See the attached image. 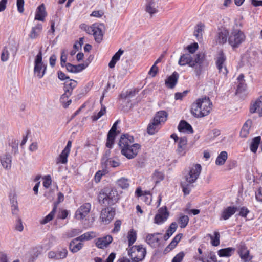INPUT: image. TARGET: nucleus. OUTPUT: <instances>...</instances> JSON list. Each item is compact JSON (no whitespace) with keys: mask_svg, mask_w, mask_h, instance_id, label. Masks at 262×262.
<instances>
[{"mask_svg":"<svg viewBox=\"0 0 262 262\" xmlns=\"http://www.w3.org/2000/svg\"><path fill=\"white\" fill-rule=\"evenodd\" d=\"M212 108V103L209 97H204L197 99L191 105V113L196 118L208 115Z\"/></svg>","mask_w":262,"mask_h":262,"instance_id":"1","label":"nucleus"},{"mask_svg":"<svg viewBox=\"0 0 262 262\" xmlns=\"http://www.w3.org/2000/svg\"><path fill=\"white\" fill-rule=\"evenodd\" d=\"M202 170L201 166L199 164L193 165L187 174L185 176L184 179L181 182V187L185 195H188L191 191V185L196 182L198 179Z\"/></svg>","mask_w":262,"mask_h":262,"instance_id":"2","label":"nucleus"},{"mask_svg":"<svg viewBox=\"0 0 262 262\" xmlns=\"http://www.w3.org/2000/svg\"><path fill=\"white\" fill-rule=\"evenodd\" d=\"M98 198L100 203L113 205L119 200V195L116 189H105L99 192Z\"/></svg>","mask_w":262,"mask_h":262,"instance_id":"3","label":"nucleus"},{"mask_svg":"<svg viewBox=\"0 0 262 262\" xmlns=\"http://www.w3.org/2000/svg\"><path fill=\"white\" fill-rule=\"evenodd\" d=\"M205 59V55L200 53L196 55L191 54H185L182 55L179 60V64L180 66H185L187 64L190 67H193L198 64L200 66L203 64Z\"/></svg>","mask_w":262,"mask_h":262,"instance_id":"4","label":"nucleus"},{"mask_svg":"<svg viewBox=\"0 0 262 262\" xmlns=\"http://www.w3.org/2000/svg\"><path fill=\"white\" fill-rule=\"evenodd\" d=\"M128 254L133 261L139 262L144 258L146 254V250L141 245L133 246L129 247Z\"/></svg>","mask_w":262,"mask_h":262,"instance_id":"5","label":"nucleus"},{"mask_svg":"<svg viewBox=\"0 0 262 262\" xmlns=\"http://www.w3.org/2000/svg\"><path fill=\"white\" fill-rule=\"evenodd\" d=\"M246 36L244 33L239 29H233L229 34L228 43L234 48H237L244 41Z\"/></svg>","mask_w":262,"mask_h":262,"instance_id":"6","label":"nucleus"},{"mask_svg":"<svg viewBox=\"0 0 262 262\" xmlns=\"http://www.w3.org/2000/svg\"><path fill=\"white\" fill-rule=\"evenodd\" d=\"M46 70V66L42 62V52L40 50L35 59L34 68V74L39 78H41L45 73Z\"/></svg>","mask_w":262,"mask_h":262,"instance_id":"7","label":"nucleus"},{"mask_svg":"<svg viewBox=\"0 0 262 262\" xmlns=\"http://www.w3.org/2000/svg\"><path fill=\"white\" fill-rule=\"evenodd\" d=\"M140 147V144L136 143L126 148H122L121 154L127 159H132L137 156Z\"/></svg>","mask_w":262,"mask_h":262,"instance_id":"8","label":"nucleus"},{"mask_svg":"<svg viewBox=\"0 0 262 262\" xmlns=\"http://www.w3.org/2000/svg\"><path fill=\"white\" fill-rule=\"evenodd\" d=\"M169 212L166 207H163L159 209L157 214L154 219L155 223L160 225L165 222L169 217Z\"/></svg>","mask_w":262,"mask_h":262,"instance_id":"9","label":"nucleus"},{"mask_svg":"<svg viewBox=\"0 0 262 262\" xmlns=\"http://www.w3.org/2000/svg\"><path fill=\"white\" fill-rule=\"evenodd\" d=\"M91 209V204L86 203L80 206L76 210L75 216L77 219L82 220L86 217Z\"/></svg>","mask_w":262,"mask_h":262,"instance_id":"10","label":"nucleus"},{"mask_svg":"<svg viewBox=\"0 0 262 262\" xmlns=\"http://www.w3.org/2000/svg\"><path fill=\"white\" fill-rule=\"evenodd\" d=\"M115 212L112 208H106L102 210L100 218L105 224H108L113 219Z\"/></svg>","mask_w":262,"mask_h":262,"instance_id":"11","label":"nucleus"},{"mask_svg":"<svg viewBox=\"0 0 262 262\" xmlns=\"http://www.w3.org/2000/svg\"><path fill=\"white\" fill-rule=\"evenodd\" d=\"M68 253V252L67 249L62 248L56 251H51L48 253V255L50 259L60 260L66 258Z\"/></svg>","mask_w":262,"mask_h":262,"instance_id":"12","label":"nucleus"},{"mask_svg":"<svg viewBox=\"0 0 262 262\" xmlns=\"http://www.w3.org/2000/svg\"><path fill=\"white\" fill-rule=\"evenodd\" d=\"M119 122V120L116 121L108 133L106 143V146L108 148H112L114 143L115 138L116 136L117 125Z\"/></svg>","mask_w":262,"mask_h":262,"instance_id":"13","label":"nucleus"},{"mask_svg":"<svg viewBox=\"0 0 262 262\" xmlns=\"http://www.w3.org/2000/svg\"><path fill=\"white\" fill-rule=\"evenodd\" d=\"M134 139L133 136L128 134H123L121 136L119 145L122 150V148H126V147L134 144Z\"/></svg>","mask_w":262,"mask_h":262,"instance_id":"14","label":"nucleus"},{"mask_svg":"<svg viewBox=\"0 0 262 262\" xmlns=\"http://www.w3.org/2000/svg\"><path fill=\"white\" fill-rule=\"evenodd\" d=\"M227 36H229V32L227 29L219 28L215 36V41L219 44L223 45L227 41Z\"/></svg>","mask_w":262,"mask_h":262,"instance_id":"15","label":"nucleus"},{"mask_svg":"<svg viewBox=\"0 0 262 262\" xmlns=\"http://www.w3.org/2000/svg\"><path fill=\"white\" fill-rule=\"evenodd\" d=\"M94 28L93 36L95 40L97 42L100 43L103 39V30L105 28L104 25L103 24H96Z\"/></svg>","mask_w":262,"mask_h":262,"instance_id":"16","label":"nucleus"},{"mask_svg":"<svg viewBox=\"0 0 262 262\" xmlns=\"http://www.w3.org/2000/svg\"><path fill=\"white\" fill-rule=\"evenodd\" d=\"M64 93L62 99L67 95H71L73 89L77 85V81L73 79H69L64 82Z\"/></svg>","mask_w":262,"mask_h":262,"instance_id":"17","label":"nucleus"},{"mask_svg":"<svg viewBox=\"0 0 262 262\" xmlns=\"http://www.w3.org/2000/svg\"><path fill=\"white\" fill-rule=\"evenodd\" d=\"M250 112L251 113H257L260 116H262V96L251 104Z\"/></svg>","mask_w":262,"mask_h":262,"instance_id":"18","label":"nucleus"},{"mask_svg":"<svg viewBox=\"0 0 262 262\" xmlns=\"http://www.w3.org/2000/svg\"><path fill=\"white\" fill-rule=\"evenodd\" d=\"M236 206H228L222 211L221 214V219L227 220L233 215L237 210Z\"/></svg>","mask_w":262,"mask_h":262,"instance_id":"19","label":"nucleus"},{"mask_svg":"<svg viewBox=\"0 0 262 262\" xmlns=\"http://www.w3.org/2000/svg\"><path fill=\"white\" fill-rule=\"evenodd\" d=\"M160 234H161L159 233L148 234L146 237L147 243L153 248L158 247L160 245V239L157 235Z\"/></svg>","mask_w":262,"mask_h":262,"instance_id":"20","label":"nucleus"},{"mask_svg":"<svg viewBox=\"0 0 262 262\" xmlns=\"http://www.w3.org/2000/svg\"><path fill=\"white\" fill-rule=\"evenodd\" d=\"M113 237L111 235H107L104 237L99 238L96 242V246L100 249H103L106 247L110 244L112 243Z\"/></svg>","mask_w":262,"mask_h":262,"instance_id":"21","label":"nucleus"},{"mask_svg":"<svg viewBox=\"0 0 262 262\" xmlns=\"http://www.w3.org/2000/svg\"><path fill=\"white\" fill-rule=\"evenodd\" d=\"M178 78L179 74L176 72H174L165 80L166 86L169 89H173L178 82Z\"/></svg>","mask_w":262,"mask_h":262,"instance_id":"22","label":"nucleus"},{"mask_svg":"<svg viewBox=\"0 0 262 262\" xmlns=\"http://www.w3.org/2000/svg\"><path fill=\"white\" fill-rule=\"evenodd\" d=\"M0 162L3 167L6 170H10L12 165V157L9 154H6L0 157Z\"/></svg>","mask_w":262,"mask_h":262,"instance_id":"23","label":"nucleus"},{"mask_svg":"<svg viewBox=\"0 0 262 262\" xmlns=\"http://www.w3.org/2000/svg\"><path fill=\"white\" fill-rule=\"evenodd\" d=\"M47 16L45 6L43 4L39 6L36 9L35 20L43 21Z\"/></svg>","mask_w":262,"mask_h":262,"instance_id":"24","label":"nucleus"},{"mask_svg":"<svg viewBox=\"0 0 262 262\" xmlns=\"http://www.w3.org/2000/svg\"><path fill=\"white\" fill-rule=\"evenodd\" d=\"M187 143V139L186 137H181L178 141V148L176 150L177 154L182 156L185 155L186 151V146Z\"/></svg>","mask_w":262,"mask_h":262,"instance_id":"25","label":"nucleus"},{"mask_svg":"<svg viewBox=\"0 0 262 262\" xmlns=\"http://www.w3.org/2000/svg\"><path fill=\"white\" fill-rule=\"evenodd\" d=\"M238 254L242 260L244 262H248L250 261L252 257L249 255V251L245 246H242L238 251Z\"/></svg>","mask_w":262,"mask_h":262,"instance_id":"26","label":"nucleus"},{"mask_svg":"<svg viewBox=\"0 0 262 262\" xmlns=\"http://www.w3.org/2000/svg\"><path fill=\"white\" fill-rule=\"evenodd\" d=\"M178 129L180 132L192 133L193 132V128L191 125L186 121L182 120L179 124Z\"/></svg>","mask_w":262,"mask_h":262,"instance_id":"27","label":"nucleus"},{"mask_svg":"<svg viewBox=\"0 0 262 262\" xmlns=\"http://www.w3.org/2000/svg\"><path fill=\"white\" fill-rule=\"evenodd\" d=\"M205 28V25L201 22L198 23L195 28L194 35L199 41L203 39V32Z\"/></svg>","mask_w":262,"mask_h":262,"instance_id":"28","label":"nucleus"},{"mask_svg":"<svg viewBox=\"0 0 262 262\" xmlns=\"http://www.w3.org/2000/svg\"><path fill=\"white\" fill-rule=\"evenodd\" d=\"M168 114L165 111H160L158 112L155 115L153 120L159 125L162 122H164L166 121Z\"/></svg>","mask_w":262,"mask_h":262,"instance_id":"29","label":"nucleus"},{"mask_svg":"<svg viewBox=\"0 0 262 262\" xmlns=\"http://www.w3.org/2000/svg\"><path fill=\"white\" fill-rule=\"evenodd\" d=\"M252 124V121L250 119L247 120L245 122L240 132V135L242 137L246 138L248 136Z\"/></svg>","mask_w":262,"mask_h":262,"instance_id":"30","label":"nucleus"},{"mask_svg":"<svg viewBox=\"0 0 262 262\" xmlns=\"http://www.w3.org/2000/svg\"><path fill=\"white\" fill-rule=\"evenodd\" d=\"M42 29V25L41 24H37L35 27L32 28L31 31L29 34V37L32 39L36 38L41 32Z\"/></svg>","mask_w":262,"mask_h":262,"instance_id":"31","label":"nucleus"},{"mask_svg":"<svg viewBox=\"0 0 262 262\" xmlns=\"http://www.w3.org/2000/svg\"><path fill=\"white\" fill-rule=\"evenodd\" d=\"M202 262H216V256L215 254L212 252H210L207 255H203L196 258Z\"/></svg>","mask_w":262,"mask_h":262,"instance_id":"32","label":"nucleus"},{"mask_svg":"<svg viewBox=\"0 0 262 262\" xmlns=\"http://www.w3.org/2000/svg\"><path fill=\"white\" fill-rule=\"evenodd\" d=\"M177 227V224L176 222H172L170 225L168 229L166 230V233L163 237L165 241L168 239L170 237L176 232Z\"/></svg>","mask_w":262,"mask_h":262,"instance_id":"33","label":"nucleus"},{"mask_svg":"<svg viewBox=\"0 0 262 262\" xmlns=\"http://www.w3.org/2000/svg\"><path fill=\"white\" fill-rule=\"evenodd\" d=\"M182 234H178L174 236L170 243L166 247L165 251H169L174 249L182 237Z\"/></svg>","mask_w":262,"mask_h":262,"instance_id":"34","label":"nucleus"},{"mask_svg":"<svg viewBox=\"0 0 262 262\" xmlns=\"http://www.w3.org/2000/svg\"><path fill=\"white\" fill-rule=\"evenodd\" d=\"M235 250V248L232 247L221 249L218 251V255L220 257H229L232 255Z\"/></svg>","mask_w":262,"mask_h":262,"instance_id":"35","label":"nucleus"},{"mask_svg":"<svg viewBox=\"0 0 262 262\" xmlns=\"http://www.w3.org/2000/svg\"><path fill=\"white\" fill-rule=\"evenodd\" d=\"M117 186L122 189L128 188L130 185V180L128 179L122 177L116 181Z\"/></svg>","mask_w":262,"mask_h":262,"instance_id":"36","label":"nucleus"},{"mask_svg":"<svg viewBox=\"0 0 262 262\" xmlns=\"http://www.w3.org/2000/svg\"><path fill=\"white\" fill-rule=\"evenodd\" d=\"M78 240H75V238L72 240L69 245V249L72 253H76L79 251L83 246V244L81 243L76 244Z\"/></svg>","mask_w":262,"mask_h":262,"instance_id":"37","label":"nucleus"},{"mask_svg":"<svg viewBox=\"0 0 262 262\" xmlns=\"http://www.w3.org/2000/svg\"><path fill=\"white\" fill-rule=\"evenodd\" d=\"M123 51L119 49L114 56L112 57L111 60L108 63L110 68H113L115 67L116 62L120 59L121 55L123 54Z\"/></svg>","mask_w":262,"mask_h":262,"instance_id":"38","label":"nucleus"},{"mask_svg":"<svg viewBox=\"0 0 262 262\" xmlns=\"http://www.w3.org/2000/svg\"><path fill=\"white\" fill-rule=\"evenodd\" d=\"M228 158L227 152L225 151H222L217 157L215 164L217 165H223L225 163Z\"/></svg>","mask_w":262,"mask_h":262,"instance_id":"39","label":"nucleus"},{"mask_svg":"<svg viewBox=\"0 0 262 262\" xmlns=\"http://www.w3.org/2000/svg\"><path fill=\"white\" fill-rule=\"evenodd\" d=\"M127 238L128 242V247L133 246V244L137 239L136 231L134 229H132L129 231L127 234Z\"/></svg>","mask_w":262,"mask_h":262,"instance_id":"40","label":"nucleus"},{"mask_svg":"<svg viewBox=\"0 0 262 262\" xmlns=\"http://www.w3.org/2000/svg\"><path fill=\"white\" fill-rule=\"evenodd\" d=\"M260 141L261 137L260 136L256 137L253 139L250 147L252 152L255 153L257 151Z\"/></svg>","mask_w":262,"mask_h":262,"instance_id":"41","label":"nucleus"},{"mask_svg":"<svg viewBox=\"0 0 262 262\" xmlns=\"http://www.w3.org/2000/svg\"><path fill=\"white\" fill-rule=\"evenodd\" d=\"M159 124L152 120L147 127V133L150 135H154L158 130Z\"/></svg>","mask_w":262,"mask_h":262,"instance_id":"42","label":"nucleus"},{"mask_svg":"<svg viewBox=\"0 0 262 262\" xmlns=\"http://www.w3.org/2000/svg\"><path fill=\"white\" fill-rule=\"evenodd\" d=\"M214 236L210 234H209L208 236L211 239V243L213 246H217L220 244V233L217 231H215L214 233Z\"/></svg>","mask_w":262,"mask_h":262,"instance_id":"43","label":"nucleus"},{"mask_svg":"<svg viewBox=\"0 0 262 262\" xmlns=\"http://www.w3.org/2000/svg\"><path fill=\"white\" fill-rule=\"evenodd\" d=\"M164 179V174L161 171L155 170L152 174V179L154 181L156 184L160 183L163 181Z\"/></svg>","mask_w":262,"mask_h":262,"instance_id":"44","label":"nucleus"},{"mask_svg":"<svg viewBox=\"0 0 262 262\" xmlns=\"http://www.w3.org/2000/svg\"><path fill=\"white\" fill-rule=\"evenodd\" d=\"M155 5H156L154 2H148L146 6V11L149 13L150 15L156 13L158 11Z\"/></svg>","mask_w":262,"mask_h":262,"instance_id":"45","label":"nucleus"},{"mask_svg":"<svg viewBox=\"0 0 262 262\" xmlns=\"http://www.w3.org/2000/svg\"><path fill=\"white\" fill-rule=\"evenodd\" d=\"M56 208L57 207L55 205L52 211L48 215H47L42 220L40 221V223L41 224H46L50 221H51L55 215V213L56 211Z\"/></svg>","mask_w":262,"mask_h":262,"instance_id":"46","label":"nucleus"},{"mask_svg":"<svg viewBox=\"0 0 262 262\" xmlns=\"http://www.w3.org/2000/svg\"><path fill=\"white\" fill-rule=\"evenodd\" d=\"M226 60V56L223 52L222 51L220 52L216 59L215 63L216 67H220L221 64L225 63Z\"/></svg>","mask_w":262,"mask_h":262,"instance_id":"47","label":"nucleus"},{"mask_svg":"<svg viewBox=\"0 0 262 262\" xmlns=\"http://www.w3.org/2000/svg\"><path fill=\"white\" fill-rule=\"evenodd\" d=\"M70 152L63 150L57 160V163L65 164L67 162V158Z\"/></svg>","mask_w":262,"mask_h":262,"instance_id":"48","label":"nucleus"},{"mask_svg":"<svg viewBox=\"0 0 262 262\" xmlns=\"http://www.w3.org/2000/svg\"><path fill=\"white\" fill-rule=\"evenodd\" d=\"M106 113V107L104 105L101 106V108L98 113H95L92 117L94 121H97Z\"/></svg>","mask_w":262,"mask_h":262,"instance_id":"49","label":"nucleus"},{"mask_svg":"<svg viewBox=\"0 0 262 262\" xmlns=\"http://www.w3.org/2000/svg\"><path fill=\"white\" fill-rule=\"evenodd\" d=\"M189 220V219L187 215H181L178 220L180 227L181 228H185L187 225Z\"/></svg>","mask_w":262,"mask_h":262,"instance_id":"50","label":"nucleus"},{"mask_svg":"<svg viewBox=\"0 0 262 262\" xmlns=\"http://www.w3.org/2000/svg\"><path fill=\"white\" fill-rule=\"evenodd\" d=\"M93 232H86L81 236L75 238V240H78L80 241H83L85 240H89L93 237Z\"/></svg>","mask_w":262,"mask_h":262,"instance_id":"51","label":"nucleus"},{"mask_svg":"<svg viewBox=\"0 0 262 262\" xmlns=\"http://www.w3.org/2000/svg\"><path fill=\"white\" fill-rule=\"evenodd\" d=\"M9 53L7 47L4 48L1 55V59L2 61L5 62L9 59Z\"/></svg>","mask_w":262,"mask_h":262,"instance_id":"52","label":"nucleus"},{"mask_svg":"<svg viewBox=\"0 0 262 262\" xmlns=\"http://www.w3.org/2000/svg\"><path fill=\"white\" fill-rule=\"evenodd\" d=\"M81 231L79 229H72L68 232H67V234L68 237H72L75 236L79 234Z\"/></svg>","mask_w":262,"mask_h":262,"instance_id":"53","label":"nucleus"},{"mask_svg":"<svg viewBox=\"0 0 262 262\" xmlns=\"http://www.w3.org/2000/svg\"><path fill=\"white\" fill-rule=\"evenodd\" d=\"M198 44L196 42H194L187 47V50H188L189 53L191 54H193L198 49Z\"/></svg>","mask_w":262,"mask_h":262,"instance_id":"54","label":"nucleus"},{"mask_svg":"<svg viewBox=\"0 0 262 262\" xmlns=\"http://www.w3.org/2000/svg\"><path fill=\"white\" fill-rule=\"evenodd\" d=\"M63 96V94H62L60 97V102L61 103L63 104L64 107H68L70 103H71V100H68L69 96L71 95H67V97L66 96L63 99H62V98Z\"/></svg>","mask_w":262,"mask_h":262,"instance_id":"55","label":"nucleus"},{"mask_svg":"<svg viewBox=\"0 0 262 262\" xmlns=\"http://www.w3.org/2000/svg\"><path fill=\"white\" fill-rule=\"evenodd\" d=\"M184 257V253L183 252L177 254L172 259V262H182Z\"/></svg>","mask_w":262,"mask_h":262,"instance_id":"56","label":"nucleus"},{"mask_svg":"<svg viewBox=\"0 0 262 262\" xmlns=\"http://www.w3.org/2000/svg\"><path fill=\"white\" fill-rule=\"evenodd\" d=\"M24 0H17L16 5L17 10L19 13H23L24 11Z\"/></svg>","mask_w":262,"mask_h":262,"instance_id":"57","label":"nucleus"},{"mask_svg":"<svg viewBox=\"0 0 262 262\" xmlns=\"http://www.w3.org/2000/svg\"><path fill=\"white\" fill-rule=\"evenodd\" d=\"M122 222L120 220H118L115 221L114 223V228L112 230V232L113 233H117L120 230V227L121 225Z\"/></svg>","mask_w":262,"mask_h":262,"instance_id":"58","label":"nucleus"},{"mask_svg":"<svg viewBox=\"0 0 262 262\" xmlns=\"http://www.w3.org/2000/svg\"><path fill=\"white\" fill-rule=\"evenodd\" d=\"M219 72L220 74H222L224 75H226L228 73V70L227 69L226 66H225V63L224 64H221L220 67H216Z\"/></svg>","mask_w":262,"mask_h":262,"instance_id":"59","label":"nucleus"},{"mask_svg":"<svg viewBox=\"0 0 262 262\" xmlns=\"http://www.w3.org/2000/svg\"><path fill=\"white\" fill-rule=\"evenodd\" d=\"M96 24H93L91 26H88L85 24H82V26H85V31L89 34H93L94 33V28Z\"/></svg>","mask_w":262,"mask_h":262,"instance_id":"60","label":"nucleus"},{"mask_svg":"<svg viewBox=\"0 0 262 262\" xmlns=\"http://www.w3.org/2000/svg\"><path fill=\"white\" fill-rule=\"evenodd\" d=\"M188 93L187 91H184V92L180 93L177 92L175 93L174 98L176 100H182L184 97H185Z\"/></svg>","mask_w":262,"mask_h":262,"instance_id":"61","label":"nucleus"},{"mask_svg":"<svg viewBox=\"0 0 262 262\" xmlns=\"http://www.w3.org/2000/svg\"><path fill=\"white\" fill-rule=\"evenodd\" d=\"M104 171H102L101 170L98 171L94 177V180L96 183H99L102 178V176L104 174Z\"/></svg>","mask_w":262,"mask_h":262,"instance_id":"62","label":"nucleus"},{"mask_svg":"<svg viewBox=\"0 0 262 262\" xmlns=\"http://www.w3.org/2000/svg\"><path fill=\"white\" fill-rule=\"evenodd\" d=\"M15 229L20 232L22 231L24 229L22 221L20 218H18L16 221Z\"/></svg>","mask_w":262,"mask_h":262,"instance_id":"63","label":"nucleus"},{"mask_svg":"<svg viewBox=\"0 0 262 262\" xmlns=\"http://www.w3.org/2000/svg\"><path fill=\"white\" fill-rule=\"evenodd\" d=\"M249 212V210L246 207H242L240 209L238 215L242 217H246Z\"/></svg>","mask_w":262,"mask_h":262,"instance_id":"64","label":"nucleus"}]
</instances>
